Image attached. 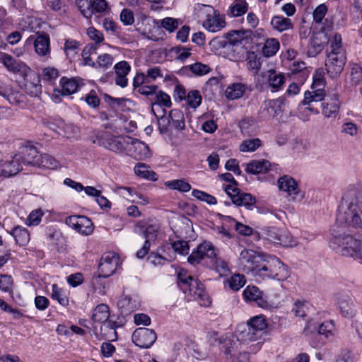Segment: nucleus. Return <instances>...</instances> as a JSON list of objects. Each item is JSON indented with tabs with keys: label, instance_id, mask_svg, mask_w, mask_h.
Returning <instances> with one entry per match:
<instances>
[{
	"label": "nucleus",
	"instance_id": "64",
	"mask_svg": "<svg viewBox=\"0 0 362 362\" xmlns=\"http://www.w3.org/2000/svg\"><path fill=\"white\" fill-rule=\"evenodd\" d=\"M189 70L196 76H203L207 74L210 71V67L200 62L194 63L188 66Z\"/></svg>",
	"mask_w": 362,
	"mask_h": 362
},
{
	"label": "nucleus",
	"instance_id": "5",
	"mask_svg": "<svg viewBox=\"0 0 362 362\" xmlns=\"http://www.w3.org/2000/svg\"><path fill=\"white\" fill-rule=\"evenodd\" d=\"M129 141H131V137L114 136L107 132H103L93 140V143L100 146L115 153H124L125 154L129 146Z\"/></svg>",
	"mask_w": 362,
	"mask_h": 362
},
{
	"label": "nucleus",
	"instance_id": "25",
	"mask_svg": "<svg viewBox=\"0 0 362 362\" xmlns=\"http://www.w3.org/2000/svg\"><path fill=\"white\" fill-rule=\"evenodd\" d=\"M322 113L327 118L335 119L339 112V98L336 94L325 98L322 103Z\"/></svg>",
	"mask_w": 362,
	"mask_h": 362
},
{
	"label": "nucleus",
	"instance_id": "53",
	"mask_svg": "<svg viewBox=\"0 0 362 362\" xmlns=\"http://www.w3.org/2000/svg\"><path fill=\"white\" fill-rule=\"evenodd\" d=\"M256 203V199L251 194L240 192L238 198H235L233 204L237 206H244L247 209L251 207Z\"/></svg>",
	"mask_w": 362,
	"mask_h": 362
},
{
	"label": "nucleus",
	"instance_id": "43",
	"mask_svg": "<svg viewBox=\"0 0 362 362\" xmlns=\"http://www.w3.org/2000/svg\"><path fill=\"white\" fill-rule=\"evenodd\" d=\"M80 42L74 39H66L64 45V52L66 57L71 60L78 54L80 49Z\"/></svg>",
	"mask_w": 362,
	"mask_h": 362
},
{
	"label": "nucleus",
	"instance_id": "45",
	"mask_svg": "<svg viewBox=\"0 0 362 362\" xmlns=\"http://www.w3.org/2000/svg\"><path fill=\"white\" fill-rule=\"evenodd\" d=\"M134 173L145 179L156 181L158 180L157 174L149 170V167L144 163H137L134 167Z\"/></svg>",
	"mask_w": 362,
	"mask_h": 362
},
{
	"label": "nucleus",
	"instance_id": "44",
	"mask_svg": "<svg viewBox=\"0 0 362 362\" xmlns=\"http://www.w3.org/2000/svg\"><path fill=\"white\" fill-rule=\"evenodd\" d=\"M41 154H39L37 148L33 146H27L24 157L21 156L22 163L27 165L36 166L35 161L39 160Z\"/></svg>",
	"mask_w": 362,
	"mask_h": 362
},
{
	"label": "nucleus",
	"instance_id": "36",
	"mask_svg": "<svg viewBox=\"0 0 362 362\" xmlns=\"http://www.w3.org/2000/svg\"><path fill=\"white\" fill-rule=\"evenodd\" d=\"M270 24L274 30L281 33L292 29L293 27L291 20L283 16H273Z\"/></svg>",
	"mask_w": 362,
	"mask_h": 362
},
{
	"label": "nucleus",
	"instance_id": "62",
	"mask_svg": "<svg viewBox=\"0 0 362 362\" xmlns=\"http://www.w3.org/2000/svg\"><path fill=\"white\" fill-rule=\"evenodd\" d=\"M156 23L170 33L175 31L178 27L177 19L171 17H166Z\"/></svg>",
	"mask_w": 362,
	"mask_h": 362
},
{
	"label": "nucleus",
	"instance_id": "8",
	"mask_svg": "<svg viewBox=\"0 0 362 362\" xmlns=\"http://www.w3.org/2000/svg\"><path fill=\"white\" fill-rule=\"evenodd\" d=\"M163 115L158 119L159 129L161 132H166L168 127L174 128L175 130L181 131L185 128V119L184 113L179 109H173L170 110L169 117L164 116L165 110H162Z\"/></svg>",
	"mask_w": 362,
	"mask_h": 362
},
{
	"label": "nucleus",
	"instance_id": "19",
	"mask_svg": "<svg viewBox=\"0 0 362 362\" xmlns=\"http://www.w3.org/2000/svg\"><path fill=\"white\" fill-rule=\"evenodd\" d=\"M230 337L228 335L219 336L217 332H211L208 334V340L211 345H218L219 349L224 351V353L228 355L232 354V349L235 344V341Z\"/></svg>",
	"mask_w": 362,
	"mask_h": 362
},
{
	"label": "nucleus",
	"instance_id": "23",
	"mask_svg": "<svg viewBox=\"0 0 362 362\" xmlns=\"http://www.w3.org/2000/svg\"><path fill=\"white\" fill-rule=\"evenodd\" d=\"M129 146L127 151V155L136 160H142L149 156V148L144 142L131 138V141H129Z\"/></svg>",
	"mask_w": 362,
	"mask_h": 362
},
{
	"label": "nucleus",
	"instance_id": "13",
	"mask_svg": "<svg viewBox=\"0 0 362 362\" xmlns=\"http://www.w3.org/2000/svg\"><path fill=\"white\" fill-rule=\"evenodd\" d=\"M264 255L252 250H243L240 253L239 260L243 272L248 275H251L253 269L255 270Z\"/></svg>",
	"mask_w": 362,
	"mask_h": 362
},
{
	"label": "nucleus",
	"instance_id": "61",
	"mask_svg": "<svg viewBox=\"0 0 362 362\" xmlns=\"http://www.w3.org/2000/svg\"><path fill=\"white\" fill-rule=\"evenodd\" d=\"M118 306L122 309V313H128L134 311L137 305L135 300L132 301L131 298L126 296L118 302Z\"/></svg>",
	"mask_w": 362,
	"mask_h": 362
},
{
	"label": "nucleus",
	"instance_id": "4",
	"mask_svg": "<svg viewBox=\"0 0 362 362\" xmlns=\"http://www.w3.org/2000/svg\"><path fill=\"white\" fill-rule=\"evenodd\" d=\"M159 228L160 226L156 223H149L141 221L135 224L134 233L145 238L142 247L136 253L138 259H143L148 253L151 244L154 243L157 239Z\"/></svg>",
	"mask_w": 362,
	"mask_h": 362
},
{
	"label": "nucleus",
	"instance_id": "31",
	"mask_svg": "<svg viewBox=\"0 0 362 362\" xmlns=\"http://www.w3.org/2000/svg\"><path fill=\"white\" fill-rule=\"evenodd\" d=\"M8 233L14 238L16 244L20 247L25 246L30 242V235L28 230L21 226H15Z\"/></svg>",
	"mask_w": 362,
	"mask_h": 362
},
{
	"label": "nucleus",
	"instance_id": "10",
	"mask_svg": "<svg viewBox=\"0 0 362 362\" xmlns=\"http://www.w3.org/2000/svg\"><path fill=\"white\" fill-rule=\"evenodd\" d=\"M184 293L192 297L194 300H199V304L204 306H208L211 303L210 298L206 293L204 285L196 279H192L189 283L182 288Z\"/></svg>",
	"mask_w": 362,
	"mask_h": 362
},
{
	"label": "nucleus",
	"instance_id": "58",
	"mask_svg": "<svg viewBox=\"0 0 362 362\" xmlns=\"http://www.w3.org/2000/svg\"><path fill=\"white\" fill-rule=\"evenodd\" d=\"M268 239L276 244H279L286 247L293 246V245L291 242H288L286 240L285 235L280 234L275 230H270L269 232Z\"/></svg>",
	"mask_w": 362,
	"mask_h": 362
},
{
	"label": "nucleus",
	"instance_id": "33",
	"mask_svg": "<svg viewBox=\"0 0 362 362\" xmlns=\"http://www.w3.org/2000/svg\"><path fill=\"white\" fill-rule=\"evenodd\" d=\"M271 163L267 160H252L247 165L245 171L250 174L265 173L270 170Z\"/></svg>",
	"mask_w": 362,
	"mask_h": 362
},
{
	"label": "nucleus",
	"instance_id": "32",
	"mask_svg": "<svg viewBox=\"0 0 362 362\" xmlns=\"http://www.w3.org/2000/svg\"><path fill=\"white\" fill-rule=\"evenodd\" d=\"M21 156H16L12 160L5 162L1 174L5 177L15 175L23 169Z\"/></svg>",
	"mask_w": 362,
	"mask_h": 362
},
{
	"label": "nucleus",
	"instance_id": "47",
	"mask_svg": "<svg viewBox=\"0 0 362 362\" xmlns=\"http://www.w3.org/2000/svg\"><path fill=\"white\" fill-rule=\"evenodd\" d=\"M280 47L279 42L275 38L267 39L262 48L263 54L265 57H269L276 54Z\"/></svg>",
	"mask_w": 362,
	"mask_h": 362
},
{
	"label": "nucleus",
	"instance_id": "60",
	"mask_svg": "<svg viewBox=\"0 0 362 362\" xmlns=\"http://www.w3.org/2000/svg\"><path fill=\"white\" fill-rule=\"evenodd\" d=\"M246 280L243 274H236L233 275L228 280L229 287L233 291L240 290L245 284Z\"/></svg>",
	"mask_w": 362,
	"mask_h": 362
},
{
	"label": "nucleus",
	"instance_id": "37",
	"mask_svg": "<svg viewBox=\"0 0 362 362\" xmlns=\"http://www.w3.org/2000/svg\"><path fill=\"white\" fill-rule=\"evenodd\" d=\"M248 3L246 0H233L228 8V14L231 17H240L247 12Z\"/></svg>",
	"mask_w": 362,
	"mask_h": 362
},
{
	"label": "nucleus",
	"instance_id": "9",
	"mask_svg": "<svg viewBox=\"0 0 362 362\" xmlns=\"http://www.w3.org/2000/svg\"><path fill=\"white\" fill-rule=\"evenodd\" d=\"M216 255V249L214 245L209 241H204L192 250L187 261L192 265H197L202 263L205 259L214 261Z\"/></svg>",
	"mask_w": 362,
	"mask_h": 362
},
{
	"label": "nucleus",
	"instance_id": "56",
	"mask_svg": "<svg viewBox=\"0 0 362 362\" xmlns=\"http://www.w3.org/2000/svg\"><path fill=\"white\" fill-rule=\"evenodd\" d=\"M79 224L75 229L77 232L86 235H90L93 232V223L88 217L83 216L81 218Z\"/></svg>",
	"mask_w": 362,
	"mask_h": 362
},
{
	"label": "nucleus",
	"instance_id": "35",
	"mask_svg": "<svg viewBox=\"0 0 362 362\" xmlns=\"http://www.w3.org/2000/svg\"><path fill=\"white\" fill-rule=\"evenodd\" d=\"M79 81V79L74 78L62 77L59 81L62 87V95H69L76 92L80 86Z\"/></svg>",
	"mask_w": 362,
	"mask_h": 362
},
{
	"label": "nucleus",
	"instance_id": "26",
	"mask_svg": "<svg viewBox=\"0 0 362 362\" xmlns=\"http://www.w3.org/2000/svg\"><path fill=\"white\" fill-rule=\"evenodd\" d=\"M116 77L115 83L121 88H125L128 85L127 76L131 71L130 64L126 61H121L114 66Z\"/></svg>",
	"mask_w": 362,
	"mask_h": 362
},
{
	"label": "nucleus",
	"instance_id": "57",
	"mask_svg": "<svg viewBox=\"0 0 362 362\" xmlns=\"http://www.w3.org/2000/svg\"><path fill=\"white\" fill-rule=\"evenodd\" d=\"M213 263V267L215 269V271L219 274L220 276H226L230 274V269L228 265V263L221 259V258H216L212 261Z\"/></svg>",
	"mask_w": 362,
	"mask_h": 362
},
{
	"label": "nucleus",
	"instance_id": "48",
	"mask_svg": "<svg viewBox=\"0 0 362 362\" xmlns=\"http://www.w3.org/2000/svg\"><path fill=\"white\" fill-rule=\"evenodd\" d=\"M327 13V7L325 4H322L316 7V8L313 11V20L315 23V27H321L326 26V20L329 21L327 18L325 19V23L322 22L325 15Z\"/></svg>",
	"mask_w": 362,
	"mask_h": 362
},
{
	"label": "nucleus",
	"instance_id": "22",
	"mask_svg": "<svg viewBox=\"0 0 362 362\" xmlns=\"http://www.w3.org/2000/svg\"><path fill=\"white\" fill-rule=\"evenodd\" d=\"M337 303L341 315L347 318L353 317L356 313L354 300L349 293H341L337 296Z\"/></svg>",
	"mask_w": 362,
	"mask_h": 362
},
{
	"label": "nucleus",
	"instance_id": "34",
	"mask_svg": "<svg viewBox=\"0 0 362 362\" xmlns=\"http://www.w3.org/2000/svg\"><path fill=\"white\" fill-rule=\"evenodd\" d=\"M262 59V56L255 52H247L245 60L247 69L254 74H257L261 69Z\"/></svg>",
	"mask_w": 362,
	"mask_h": 362
},
{
	"label": "nucleus",
	"instance_id": "6",
	"mask_svg": "<svg viewBox=\"0 0 362 362\" xmlns=\"http://www.w3.org/2000/svg\"><path fill=\"white\" fill-rule=\"evenodd\" d=\"M335 241L341 247L343 255L351 257L356 259H362V240L357 239L352 235H335Z\"/></svg>",
	"mask_w": 362,
	"mask_h": 362
},
{
	"label": "nucleus",
	"instance_id": "52",
	"mask_svg": "<svg viewBox=\"0 0 362 362\" xmlns=\"http://www.w3.org/2000/svg\"><path fill=\"white\" fill-rule=\"evenodd\" d=\"M1 62L11 71L16 73L21 71V64L12 56L4 53L1 56Z\"/></svg>",
	"mask_w": 362,
	"mask_h": 362
},
{
	"label": "nucleus",
	"instance_id": "30",
	"mask_svg": "<svg viewBox=\"0 0 362 362\" xmlns=\"http://www.w3.org/2000/svg\"><path fill=\"white\" fill-rule=\"evenodd\" d=\"M25 92L33 97H37L42 92L40 79L37 74H30L25 78L24 83Z\"/></svg>",
	"mask_w": 362,
	"mask_h": 362
},
{
	"label": "nucleus",
	"instance_id": "51",
	"mask_svg": "<svg viewBox=\"0 0 362 362\" xmlns=\"http://www.w3.org/2000/svg\"><path fill=\"white\" fill-rule=\"evenodd\" d=\"M245 33V30H231L228 32L226 35L228 42V45L226 47L233 49L235 45L241 43Z\"/></svg>",
	"mask_w": 362,
	"mask_h": 362
},
{
	"label": "nucleus",
	"instance_id": "3",
	"mask_svg": "<svg viewBox=\"0 0 362 362\" xmlns=\"http://www.w3.org/2000/svg\"><path fill=\"white\" fill-rule=\"evenodd\" d=\"M347 196L349 202L346 209L341 207L337 215V223L341 226H351L353 228L361 227L362 219L358 214L360 206L354 195H350L349 191Z\"/></svg>",
	"mask_w": 362,
	"mask_h": 362
},
{
	"label": "nucleus",
	"instance_id": "24",
	"mask_svg": "<svg viewBox=\"0 0 362 362\" xmlns=\"http://www.w3.org/2000/svg\"><path fill=\"white\" fill-rule=\"evenodd\" d=\"M262 76L273 91H277L281 89L285 83L284 74L274 69L262 72Z\"/></svg>",
	"mask_w": 362,
	"mask_h": 362
},
{
	"label": "nucleus",
	"instance_id": "18",
	"mask_svg": "<svg viewBox=\"0 0 362 362\" xmlns=\"http://www.w3.org/2000/svg\"><path fill=\"white\" fill-rule=\"evenodd\" d=\"M243 295L246 301L254 302L262 308H269L271 306L267 300V296H265L257 286H247Z\"/></svg>",
	"mask_w": 362,
	"mask_h": 362
},
{
	"label": "nucleus",
	"instance_id": "17",
	"mask_svg": "<svg viewBox=\"0 0 362 362\" xmlns=\"http://www.w3.org/2000/svg\"><path fill=\"white\" fill-rule=\"evenodd\" d=\"M209 11L206 15V19L203 23L204 28L209 32L216 33L223 29L226 23L223 16H221L217 10L209 6Z\"/></svg>",
	"mask_w": 362,
	"mask_h": 362
},
{
	"label": "nucleus",
	"instance_id": "41",
	"mask_svg": "<svg viewBox=\"0 0 362 362\" xmlns=\"http://www.w3.org/2000/svg\"><path fill=\"white\" fill-rule=\"evenodd\" d=\"M98 46L95 44H88L82 50L81 56L83 60V64L91 67H96V63L90 57L91 55L97 53Z\"/></svg>",
	"mask_w": 362,
	"mask_h": 362
},
{
	"label": "nucleus",
	"instance_id": "12",
	"mask_svg": "<svg viewBox=\"0 0 362 362\" xmlns=\"http://www.w3.org/2000/svg\"><path fill=\"white\" fill-rule=\"evenodd\" d=\"M119 257L113 252L104 253L98 266V277L107 278L112 275L118 266Z\"/></svg>",
	"mask_w": 362,
	"mask_h": 362
},
{
	"label": "nucleus",
	"instance_id": "28",
	"mask_svg": "<svg viewBox=\"0 0 362 362\" xmlns=\"http://www.w3.org/2000/svg\"><path fill=\"white\" fill-rule=\"evenodd\" d=\"M135 76H136L138 84L139 81L140 83H152L163 76L160 67L156 66L148 68L145 73L137 72Z\"/></svg>",
	"mask_w": 362,
	"mask_h": 362
},
{
	"label": "nucleus",
	"instance_id": "63",
	"mask_svg": "<svg viewBox=\"0 0 362 362\" xmlns=\"http://www.w3.org/2000/svg\"><path fill=\"white\" fill-rule=\"evenodd\" d=\"M240 129L242 134L245 136H250L255 134L256 125L249 119H243L240 122Z\"/></svg>",
	"mask_w": 362,
	"mask_h": 362
},
{
	"label": "nucleus",
	"instance_id": "50",
	"mask_svg": "<svg viewBox=\"0 0 362 362\" xmlns=\"http://www.w3.org/2000/svg\"><path fill=\"white\" fill-rule=\"evenodd\" d=\"M51 298L57 300L62 306H67L69 305V298L65 291L55 284L52 286Z\"/></svg>",
	"mask_w": 362,
	"mask_h": 362
},
{
	"label": "nucleus",
	"instance_id": "20",
	"mask_svg": "<svg viewBox=\"0 0 362 362\" xmlns=\"http://www.w3.org/2000/svg\"><path fill=\"white\" fill-rule=\"evenodd\" d=\"M313 329H317L319 334L324 335L325 337H329L333 335V332L335 329V325L332 320L320 322L315 319H311L308 322L304 331L312 332Z\"/></svg>",
	"mask_w": 362,
	"mask_h": 362
},
{
	"label": "nucleus",
	"instance_id": "38",
	"mask_svg": "<svg viewBox=\"0 0 362 362\" xmlns=\"http://www.w3.org/2000/svg\"><path fill=\"white\" fill-rule=\"evenodd\" d=\"M152 111L154 112L155 107H166L169 108L172 105L170 97L164 91L159 90L154 95V101L151 103Z\"/></svg>",
	"mask_w": 362,
	"mask_h": 362
},
{
	"label": "nucleus",
	"instance_id": "21",
	"mask_svg": "<svg viewBox=\"0 0 362 362\" xmlns=\"http://www.w3.org/2000/svg\"><path fill=\"white\" fill-rule=\"evenodd\" d=\"M281 99L265 102L259 110V118L261 120H269L274 118L281 112Z\"/></svg>",
	"mask_w": 362,
	"mask_h": 362
},
{
	"label": "nucleus",
	"instance_id": "15",
	"mask_svg": "<svg viewBox=\"0 0 362 362\" xmlns=\"http://www.w3.org/2000/svg\"><path fill=\"white\" fill-rule=\"evenodd\" d=\"M109 317V307L105 304H100L93 310L91 317L94 322L103 323L101 329L110 328L116 334V323L113 321L107 320Z\"/></svg>",
	"mask_w": 362,
	"mask_h": 362
},
{
	"label": "nucleus",
	"instance_id": "40",
	"mask_svg": "<svg viewBox=\"0 0 362 362\" xmlns=\"http://www.w3.org/2000/svg\"><path fill=\"white\" fill-rule=\"evenodd\" d=\"M136 76L133 79V87L134 90H136L141 95L145 96L154 95L158 90L156 85H148L150 83H136Z\"/></svg>",
	"mask_w": 362,
	"mask_h": 362
},
{
	"label": "nucleus",
	"instance_id": "46",
	"mask_svg": "<svg viewBox=\"0 0 362 362\" xmlns=\"http://www.w3.org/2000/svg\"><path fill=\"white\" fill-rule=\"evenodd\" d=\"M325 90L323 88H315L313 91H306L304 94V99L302 103L320 102L325 99Z\"/></svg>",
	"mask_w": 362,
	"mask_h": 362
},
{
	"label": "nucleus",
	"instance_id": "11",
	"mask_svg": "<svg viewBox=\"0 0 362 362\" xmlns=\"http://www.w3.org/2000/svg\"><path fill=\"white\" fill-rule=\"evenodd\" d=\"M346 61V52H330L327 54L325 66L327 74L330 77L339 76L344 70Z\"/></svg>",
	"mask_w": 362,
	"mask_h": 362
},
{
	"label": "nucleus",
	"instance_id": "54",
	"mask_svg": "<svg viewBox=\"0 0 362 362\" xmlns=\"http://www.w3.org/2000/svg\"><path fill=\"white\" fill-rule=\"evenodd\" d=\"M261 146L262 141L258 138L245 139L240 145V151L242 152H254Z\"/></svg>",
	"mask_w": 362,
	"mask_h": 362
},
{
	"label": "nucleus",
	"instance_id": "49",
	"mask_svg": "<svg viewBox=\"0 0 362 362\" xmlns=\"http://www.w3.org/2000/svg\"><path fill=\"white\" fill-rule=\"evenodd\" d=\"M36 166L46 168L49 169L57 168L59 165V162L49 154H41L39 160L35 161Z\"/></svg>",
	"mask_w": 362,
	"mask_h": 362
},
{
	"label": "nucleus",
	"instance_id": "7",
	"mask_svg": "<svg viewBox=\"0 0 362 362\" xmlns=\"http://www.w3.org/2000/svg\"><path fill=\"white\" fill-rule=\"evenodd\" d=\"M267 327V323L263 315L252 317L247 321V329L240 334V338L243 341H255L261 337L262 331Z\"/></svg>",
	"mask_w": 362,
	"mask_h": 362
},
{
	"label": "nucleus",
	"instance_id": "59",
	"mask_svg": "<svg viewBox=\"0 0 362 362\" xmlns=\"http://www.w3.org/2000/svg\"><path fill=\"white\" fill-rule=\"evenodd\" d=\"M185 99L187 104L194 109L198 107L202 100V98L199 93V91L197 90H190L187 95Z\"/></svg>",
	"mask_w": 362,
	"mask_h": 362
},
{
	"label": "nucleus",
	"instance_id": "55",
	"mask_svg": "<svg viewBox=\"0 0 362 362\" xmlns=\"http://www.w3.org/2000/svg\"><path fill=\"white\" fill-rule=\"evenodd\" d=\"M165 185L171 189L178 190L182 192H187L191 189V185L184 180H173L168 181Z\"/></svg>",
	"mask_w": 362,
	"mask_h": 362
},
{
	"label": "nucleus",
	"instance_id": "42",
	"mask_svg": "<svg viewBox=\"0 0 362 362\" xmlns=\"http://www.w3.org/2000/svg\"><path fill=\"white\" fill-rule=\"evenodd\" d=\"M0 95L6 98L12 105H20L24 103V95L18 90H14L10 86L8 89L0 91Z\"/></svg>",
	"mask_w": 362,
	"mask_h": 362
},
{
	"label": "nucleus",
	"instance_id": "29",
	"mask_svg": "<svg viewBox=\"0 0 362 362\" xmlns=\"http://www.w3.org/2000/svg\"><path fill=\"white\" fill-rule=\"evenodd\" d=\"M35 52L40 57H49L50 40L48 35H39L34 40Z\"/></svg>",
	"mask_w": 362,
	"mask_h": 362
},
{
	"label": "nucleus",
	"instance_id": "39",
	"mask_svg": "<svg viewBox=\"0 0 362 362\" xmlns=\"http://www.w3.org/2000/svg\"><path fill=\"white\" fill-rule=\"evenodd\" d=\"M246 86L240 83H234L228 86L225 91L226 97L229 100H236L243 97Z\"/></svg>",
	"mask_w": 362,
	"mask_h": 362
},
{
	"label": "nucleus",
	"instance_id": "16",
	"mask_svg": "<svg viewBox=\"0 0 362 362\" xmlns=\"http://www.w3.org/2000/svg\"><path fill=\"white\" fill-rule=\"evenodd\" d=\"M77 4L81 13L88 19L92 17L93 13H105L109 10L108 3L105 0H90L86 8L84 7L83 0H79Z\"/></svg>",
	"mask_w": 362,
	"mask_h": 362
},
{
	"label": "nucleus",
	"instance_id": "14",
	"mask_svg": "<svg viewBox=\"0 0 362 362\" xmlns=\"http://www.w3.org/2000/svg\"><path fill=\"white\" fill-rule=\"evenodd\" d=\"M132 339L136 346L147 349L153 344L157 337L153 329L140 327L133 332Z\"/></svg>",
	"mask_w": 362,
	"mask_h": 362
},
{
	"label": "nucleus",
	"instance_id": "27",
	"mask_svg": "<svg viewBox=\"0 0 362 362\" xmlns=\"http://www.w3.org/2000/svg\"><path fill=\"white\" fill-rule=\"evenodd\" d=\"M278 187L280 190L286 192L290 196H293V199H295L296 195L299 193L296 181L288 175H284L279 178Z\"/></svg>",
	"mask_w": 362,
	"mask_h": 362
},
{
	"label": "nucleus",
	"instance_id": "1",
	"mask_svg": "<svg viewBox=\"0 0 362 362\" xmlns=\"http://www.w3.org/2000/svg\"><path fill=\"white\" fill-rule=\"evenodd\" d=\"M289 270L278 257L265 255L250 276L257 281L273 279L284 281L289 276Z\"/></svg>",
	"mask_w": 362,
	"mask_h": 362
},
{
	"label": "nucleus",
	"instance_id": "2",
	"mask_svg": "<svg viewBox=\"0 0 362 362\" xmlns=\"http://www.w3.org/2000/svg\"><path fill=\"white\" fill-rule=\"evenodd\" d=\"M333 23L326 20V26L314 27L313 35L307 47V55L309 57H315L319 54L328 44Z\"/></svg>",
	"mask_w": 362,
	"mask_h": 362
}]
</instances>
